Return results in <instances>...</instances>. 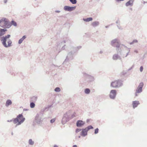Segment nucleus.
<instances>
[{
    "instance_id": "1",
    "label": "nucleus",
    "mask_w": 147,
    "mask_h": 147,
    "mask_svg": "<svg viewBox=\"0 0 147 147\" xmlns=\"http://www.w3.org/2000/svg\"><path fill=\"white\" fill-rule=\"evenodd\" d=\"M10 37V35H7L5 37H3L1 38V41L2 42L3 45L6 47H8L11 46V42L10 40H8Z\"/></svg>"
},
{
    "instance_id": "2",
    "label": "nucleus",
    "mask_w": 147,
    "mask_h": 147,
    "mask_svg": "<svg viewBox=\"0 0 147 147\" xmlns=\"http://www.w3.org/2000/svg\"><path fill=\"white\" fill-rule=\"evenodd\" d=\"M25 118L23 117L22 114H19L17 118L13 119V123L14 124H17V125H19L22 123L25 120Z\"/></svg>"
},
{
    "instance_id": "3",
    "label": "nucleus",
    "mask_w": 147,
    "mask_h": 147,
    "mask_svg": "<svg viewBox=\"0 0 147 147\" xmlns=\"http://www.w3.org/2000/svg\"><path fill=\"white\" fill-rule=\"evenodd\" d=\"M0 26L2 27L9 28L11 26V25L7 19L3 18L0 20Z\"/></svg>"
},
{
    "instance_id": "4",
    "label": "nucleus",
    "mask_w": 147,
    "mask_h": 147,
    "mask_svg": "<svg viewBox=\"0 0 147 147\" xmlns=\"http://www.w3.org/2000/svg\"><path fill=\"white\" fill-rule=\"evenodd\" d=\"M122 85L121 82L118 80L112 82L111 85V87L113 88H117L121 86Z\"/></svg>"
},
{
    "instance_id": "5",
    "label": "nucleus",
    "mask_w": 147,
    "mask_h": 147,
    "mask_svg": "<svg viewBox=\"0 0 147 147\" xmlns=\"http://www.w3.org/2000/svg\"><path fill=\"white\" fill-rule=\"evenodd\" d=\"M144 84L142 82L140 83L138 86L136 92V96H137V94L141 92L142 91V88Z\"/></svg>"
},
{
    "instance_id": "6",
    "label": "nucleus",
    "mask_w": 147,
    "mask_h": 147,
    "mask_svg": "<svg viewBox=\"0 0 147 147\" xmlns=\"http://www.w3.org/2000/svg\"><path fill=\"white\" fill-rule=\"evenodd\" d=\"M111 45L113 46L116 47L117 48L119 47V45L117 39H115L112 40L111 42Z\"/></svg>"
},
{
    "instance_id": "7",
    "label": "nucleus",
    "mask_w": 147,
    "mask_h": 147,
    "mask_svg": "<svg viewBox=\"0 0 147 147\" xmlns=\"http://www.w3.org/2000/svg\"><path fill=\"white\" fill-rule=\"evenodd\" d=\"M116 94V91L113 90H111L110 94V97L111 98H114L115 97Z\"/></svg>"
},
{
    "instance_id": "8",
    "label": "nucleus",
    "mask_w": 147,
    "mask_h": 147,
    "mask_svg": "<svg viewBox=\"0 0 147 147\" xmlns=\"http://www.w3.org/2000/svg\"><path fill=\"white\" fill-rule=\"evenodd\" d=\"M134 0H129L125 3V5L126 6H131L133 5Z\"/></svg>"
},
{
    "instance_id": "9",
    "label": "nucleus",
    "mask_w": 147,
    "mask_h": 147,
    "mask_svg": "<svg viewBox=\"0 0 147 147\" xmlns=\"http://www.w3.org/2000/svg\"><path fill=\"white\" fill-rule=\"evenodd\" d=\"M76 7H70L68 6H65L64 7V10L70 11L74 10Z\"/></svg>"
},
{
    "instance_id": "10",
    "label": "nucleus",
    "mask_w": 147,
    "mask_h": 147,
    "mask_svg": "<svg viewBox=\"0 0 147 147\" xmlns=\"http://www.w3.org/2000/svg\"><path fill=\"white\" fill-rule=\"evenodd\" d=\"M84 123L83 121L81 120H78L77 121L76 123V125L78 127H80L83 125Z\"/></svg>"
},
{
    "instance_id": "11",
    "label": "nucleus",
    "mask_w": 147,
    "mask_h": 147,
    "mask_svg": "<svg viewBox=\"0 0 147 147\" xmlns=\"http://www.w3.org/2000/svg\"><path fill=\"white\" fill-rule=\"evenodd\" d=\"M88 130L85 128L82 129V131L81 133V135L82 136H84L87 135V132Z\"/></svg>"
},
{
    "instance_id": "12",
    "label": "nucleus",
    "mask_w": 147,
    "mask_h": 147,
    "mask_svg": "<svg viewBox=\"0 0 147 147\" xmlns=\"http://www.w3.org/2000/svg\"><path fill=\"white\" fill-rule=\"evenodd\" d=\"M139 104V102L138 101H135L133 102L132 105L133 108H134L136 107Z\"/></svg>"
},
{
    "instance_id": "13",
    "label": "nucleus",
    "mask_w": 147,
    "mask_h": 147,
    "mask_svg": "<svg viewBox=\"0 0 147 147\" xmlns=\"http://www.w3.org/2000/svg\"><path fill=\"white\" fill-rule=\"evenodd\" d=\"M7 30L0 29V36H2L5 34V32L7 31Z\"/></svg>"
},
{
    "instance_id": "14",
    "label": "nucleus",
    "mask_w": 147,
    "mask_h": 147,
    "mask_svg": "<svg viewBox=\"0 0 147 147\" xmlns=\"http://www.w3.org/2000/svg\"><path fill=\"white\" fill-rule=\"evenodd\" d=\"M12 104V102L10 100H7L6 103V106L7 107H8L9 105H11Z\"/></svg>"
},
{
    "instance_id": "15",
    "label": "nucleus",
    "mask_w": 147,
    "mask_h": 147,
    "mask_svg": "<svg viewBox=\"0 0 147 147\" xmlns=\"http://www.w3.org/2000/svg\"><path fill=\"white\" fill-rule=\"evenodd\" d=\"M26 38V37L25 36H23V37L21 38L19 40V41H18V43L19 44H20L21 43L22 41H23V40Z\"/></svg>"
},
{
    "instance_id": "16",
    "label": "nucleus",
    "mask_w": 147,
    "mask_h": 147,
    "mask_svg": "<svg viewBox=\"0 0 147 147\" xmlns=\"http://www.w3.org/2000/svg\"><path fill=\"white\" fill-rule=\"evenodd\" d=\"M83 20L86 22H89L92 21V18H89L86 19H84Z\"/></svg>"
},
{
    "instance_id": "17",
    "label": "nucleus",
    "mask_w": 147,
    "mask_h": 147,
    "mask_svg": "<svg viewBox=\"0 0 147 147\" xmlns=\"http://www.w3.org/2000/svg\"><path fill=\"white\" fill-rule=\"evenodd\" d=\"M99 23L98 22H93L92 23V25L94 27H95L97 26V25H98Z\"/></svg>"
},
{
    "instance_id": "18",
    "label": "nucleus",
    "mask_w": 147,
    "mask_h": 147,
    "mask_svg": "<svg viewBox=\"0 0 147 147\" xmlns=\"http://www.w3.org/2000/svg\"><path fill=\"white\" fill-rule=\"evenodd\" d=\"M9 24L11 25H11H13L15 26H17L16 23L13 21H11V23H9Z\"/></svg>"
},
{
    "instance_id": "19",
    "label": "nucleus",
    "mask_w": 147,
    "mask_h": 147,
    "mask_svg": "<svg viewBox=\"0 0 147 147\" xmlns=\"http://www.w3.org/2000/svg\"><path fill=\"white\" fill-rule=\"evenodd\" d=\"M90 92V90L89 89L86 88L85 90V92L86 94H89Z\"/></svg>"
},
{
    "instance_id": "20",
    "label": "nucleus",
    "mask_w": 147,
    "mask_h": 147,
    "mask_svg": "<svg viewBox=\"0 0 147 147\" xmlns=\"http://www.w3.org/2000/svg\"><path fill=\"white\" fill-rule=\"evenodd\" d=\"M93 128V127H92V126L91 125L87 127L86 128L88 130V131L90 129H92Z\"/></svg>"
},
{
    "instance_id": "21",
    "label": "nucleus",
    "mask_w": 147,
    "mask_h": 147,
    "mask_svg": "<svg viewBox=\"0 0 147 147\" xmlns=\"http://www.w3.org/2000/svg\"><path fill=\"white\" fill-rule=\"evenodd\" d=\"M73 4H76L77 1L76 0H69Z\"/></svg>"
},
{
    "instance_id": "22",
    "label": "nucleus",
    "mask_w": 147,
    "mask_h": 147,
    "mask_svg": "<svg viewBox=\"0 0 147 147\" xmlns=\"http://www.w3.org/2000/svg\"><path fill=\"white\" fill-rule=\"evenodd\" d=\"M29 144L30 145H33V144L34 142H33L32 139H30L29 141Z\"/></svg>"
},
{
    "instance_id": "23",
    "label": "nucleus",
    "mask_w": 147,
    "mask_h": 147,
    "mask_svg": "<svg viewBox=\"0 0 147 147\" xmlns=\"http://www.w3.org/2000/svg\"><path fill=\"white\" fill-rule=\"evenodd\" d=\"M35 106V104L33 102H31L30 104V107L31 108H33Z\"/></svg>"
},
{
    "instance_id": "24",
    "label": "nucleus",
    "mask_w": 147,
    "mask_h": 147,
    "mask_svg": "<svg viewBox=\"0 0 147 147\" xmlns=\"http://www.w3.org/2000/svg\"><path fill=\"white\" fill-rule=\"evenodd\" d=\"M55 90L56 92H59L60 91V89L59 88L57 87L55 89Z\"/></svg>"
},
{
    "instance_id": "25",
    "label": "nucleus",
    "mask_w": 147,
    "mask_h": 147,
    "mask_svg": "<svg viewBox=\"0 0 147 147\" xmlns=\"http://www.w3.org/2000/svg\"><path fill=\"white\" fill-rule=\"evenodd\" d=\"M118 58V55H115L113 56V58L114 60H116Z\"/></svg>"
},
{
    "instance_id": "26",
    "label": "nucleus",
    "mask_w": 147,
    "mask_h": 147,
    "mask_svg": "<svg viewBox=\"0 0 147 147\" xmlns=\"http://www.w3.org/2000/svg\"><path fill=\"white\" fill-rule=\"evenodd\" d=\"M81 130V129H77L76 130V132L77 133Z\"/></svg>"
},
{
    "instance_id": "27",
    "label": "nucleus",
    "mask_w": 147,
    "mask_h": 147,
    "mask_svg": "<svg viewBox=\"0 0 147 147\" xmlns=\"http://www.w3.org/2000/svg\"><path fill=\"white\" fill-rule=\"evenodd\" d=\"M98 128H96L95 130L94 133L95 134H96L98 133Z\"/></svg>"
},
{
    "instance_id": "28",
    "label": "nucleus",
    "mask_w": 147,
    "mask_h": 147,
    "mask_svg": "<svg viewBox=\"0 0 147 147\" xmlns=\"http://www.w3.org/2000/svg\"><path fill=\"white\" fill-rule=\"evenodd\" d=\"M138 41L137 40H134L132 42L130 43V44H133L134 43H136Z\"/></svg>"
},
{
    "instance_id": "29",
    "label": "nucleus",
    "mask_w": 147,
    "mask_h": 147,
    "mask_svg": "<svg viewBox=\"0 0 147 147\" xmlns=\"http://www.w3.org/2000/svg\"><path fill=\"white\" fill-rule=\"evenodd\" d=\"M55 121V119H52L51 120L50 122L51 123H53Z\"/></svg>"
},
{
    "instance_id": "30",
    "label": "nucleus",
    "mask_w": 147,
    "mask_h": 147,
    "mask_svg": "<svg viewBox=\"0 0 147 147\" xmlns=\"http://www.w3.org/2000/svg\"><path fill=\"white\" fill-rule=\"evenodd\" d=\"M143 67L142 66H141L140 68V71L141 72L142 71H143Z\"/></svg>"
},
{
    "instance_id": "31",
    "label": "nucleus",
    "mask_w": 147,
    "mask_h": 147,
    "mask_svg": "<svg viewBox=\"0 0 147 147\" xmlns=\"http://www.w3.org/2000/svg\"><path fill=\"white\" fill-rule=\"evenodd\" d=\"M134 52L136 53H138V51L137 50H135L134 51Z\"/></svg>"
},
{
    "instance_id": "32",
    "label": "nucleus",
    "mask_w": 147,
    "mask_h": 147,
    "mask_svg": "<svg viewBox=\"0 0 147 147\" xmlns=\"http://www.w3.org/2000/svg\"><path fill=\"white\" fill-rule=\"evenodd\" d=\"M73 147H77V145H74L73 146Z\"/></svg>"
},
{
    "instance_id": "33",
    "label": "nucleus",
    "mask_w": 147,
    "mask_h": 147,
    "mask_svg": "<svg viewBox=\"0 0 147 147\" xmlns=\"http://www.w3.org/2000/svg\"><path fill=\"white\" fill-rule=\"evenodd\" d=\"M53 147H58V146L57 145H55Z\"/></svg>"
},
{
    "instance_id": "34",
    "label": "nucleus",
    "mask_w": 147,
    "mask_h": 147,
    "mask_svg": "<svg viewBox=\"0 0 147 147\" xmlns=\"http://www.w3.org/2000/svg\"><path fill=\"white\" fill-rule=\"evenodd\" d=\"M7 1V0H4V2L5 3H6Z\"/></svg>"
},
{
    "instance_id": "35",
    "label": "nucleus",
    "mask_w": 147,
    "mask_h": 147,
    "mask_svg": "<svg viewBox=\"0 0 147 147\" xmlns=\"http://www.w3.org/2000/svg\"><path fill=\"white\" fill-rule=\"evenodd\" d=\"M8 121V122H11V120H10V121Z\"/></svg>"
},
{
    "instance_id": "36",
    "label": "nucleus",
    "mask_w": 147,
    "mask_h": 147,
    "mask_svg": "<svg viewBox=\"0 0 147 147\" xmlns=\"http://www.w3.org/2000/svg\"><path fill=\"white\" fill-rule=\"evenodd\" d=\"M25 110V109H24V110ZM25 110H27V109H25Z\"/></svg>"
}]
</instances>
